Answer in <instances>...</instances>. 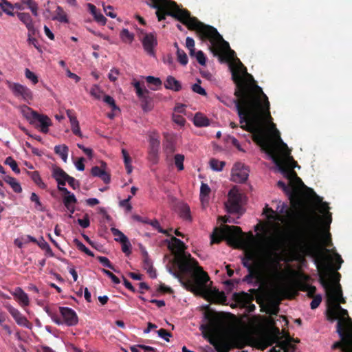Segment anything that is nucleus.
<instances>
[{
    "mask_svg": "<svg viewBox=\"0 0 352 352\" xmlns=\"http://www.w3.org/2000/svg\"><path fill=\"white\" fill-rule=\"evenodd\" d=\"M30 200L32 202L35 203V208L36 209L41 210V211L43 210V207L41 202L40 201L39 197L35 192H32L31 194Z\"/></svg>",
    "mask_w": 352,
    "mask_h": 352,
    "instance_id": "8fccbe9b",
    "label": "nucleus"
},
{
    "mask_svg": "<svg viewBox=\"0 0 352 352\" xmlns=\"http://www.w3.org/2000/svg\"><path fill=\"white\" fill-rule=\"evenodd\" d=\"M77 221L82 228H87L90 226L89 216L88 214H85L83 219H78Z\"/></svg>",
    "mask_w": 352,
    "mask_h": 352,
    "instance_id": "864d4df0",
    "label": "nucleus"
},
{
    "mask_svg": "<svg viewBox=\"0 0 352 352\" xmlns=\"http://www.w3.org/2000/svg\"><path fill=\"white\" fill-rule=\"evenodd\" d=\"M263 213L266 214L267 218L269 220H276L277 219V214L275 211L271 208L266 206L263 210Z\"/></svg>",
    "mask_w": 352,
    "mask_h": 352,
    "instance_id": "3c124183",
    "label": "nucleus"
},
{
    "mask_svg": "<svg viewBox=\"0 0 352 352\" xmlns=\"http://www.w3.org/2000/svg\"><path fill=\"white\" fill-rule=\"evenodd\" d=\"M158 336L162 338H164L166 341L169 342L168 337H170L172 335L170 332H168L165 329H160L157 331Z\"/></svg>",
    "mask_w": 352,
    "mask_h": 352,
    "instance_id": "69168bd1",
    "label": "nucleus"
},
{
    "mask_svg": "<svg viewBox=\"0 0 352 352\" xmlns=\"http://www.w3.org/2000/svg\"><path fill=\"white\" fill-rule=\"evenodd\" d=\"M66 182L74 190L79 188L80 187L79 182L73 177L69 176Z\"/></svg>",
    "mask_w": 352,
    "mask_h": 352,
    "instance_id": "0e129e2a",
    "label": "nucleus"
},
{
    "mask_svg": "<svg viewBox=\"0 0 352 352\" xmlns=\"http://www.w3.org/2000/svg\"><path fill=\"white\" fill-rule=\"evenodd\" d=\"M143 254H144V261H143V267L145 270L150 269L151 267H153V265H152V262L148 258V253L146 251H144L143 252Z\"/></svg>",
    "mask_w": 352,
    "mask_h": 352,
    "instance_id": "774afa93",
    "label": "nucleus"
},
{
    "mask_svg": "<svg viewBox=\"0 0 352 352\" xmlns=\"http://www.w3.org/2000/svg\"><path fill=\"white\" fill-rule=\"evenodd\" d=\"M102 272L109 278H110L113 283L119 284L120 283V279L109 270L102 269Z\"/></svg>",
    "mask_w": 352,
    "mask_h": 352,
    "instance_id": "680f3d73",
    "label": "nucleus"
},
{
    "mask_svg": "<svg viewBox=\"0 0 352 352\" xmlns=\"http://www.w3.org/2000/svg\"><path fill=\"white\" fill-rule=\"evenodd\" d=\"M111 232L112 234L116 237L115 241L118 242L124 241L126 239H127V236H125L120 230L116 228H111Z\"/></svg>",
    "mask_w": 352,
    "mask_h": 352,
    "instance_id": "4c0bfd02",
    "label": "nucleus"
},
{
    "mask_svg": "<svg viewBox=\"0 0 352 352\" xmlns=\"http://www.w3.org/2000/svg\"><path fill=\"white\" fill-rule=\"evenodd\" d=\"M160 135L152 131L148 135V158L153 164H157L159 160V150L160 146Z\"/></svg>",
    "mask_w": 352,
    "mask_h": 352,
    "instance_id": "9d476101",
    "label": "nucleus"
},
{
    "mask_svg": "<svg viewBox=\"0 0 352 352\" xmlns=\"http://www.w3.org/2000/svg\"><path fill=\"white\" fill-rule=\"evenodd\" d=\"M192 90L201 96H205L207 95L206 90L199 83L193 84L192 86Z\"/></svg>",
    "mask_w": 352,
    "mask_h": 352,
    "instance_id": "6e6d98bb",
    "label": "nucleus"
},
{
    "mask_svg": "<svg viewBox=\"0 0 352 352\" xmlns=\"http://www.w3.org/2000/svg\"><path fill=\"white\" fill-rule=\"evenodd\" d=\"M241 196L234 189L228 192V200L226 204L227 210L229 213H239L241 208Z\"/></svg>",
    "mask_w": 352,
    "mask_h": 352,
    "instance_id": "f8f14e48",
    "label": "nucleus"
},
{
    "mask_svg": "<svg viewBox=\"0 0 352 352\" xmlns=\"http://www.w3.org/2000/svg\"><path fill=\"white\" fill-rule=\"evenodd\" d=\"M157 42L156 37L151 33L146 34L143 38L142 45L144 49L147 52V54L151 56H154V47L157 45Z\"/></svg>",
    "mask_w": 352,
    "mask_h": 352,
    "instance_id": "6ab92c4d",
    "label": "nucleus"
},
{
    "mask_svg": "<svg viewBox=\"0 0 352 352\" xmlns=\"http://www.w3.org/2000/svg\"><path fill=\"white\" fill-rule=\"evenodd\" d=\"M103 101L106 104H107L111 108V109L113 111H116V110L120 111V109L116 105V101H115V100L113 99V97H111V96H110L109 95H105L104 96Z\"/></svg>",
    "mask_w": 352,
    "mask_h": 352,
    "instance_id": "37998d69",
    "label": "nucleus"
},
{
    "mask_svg": "<svg viewBox=\"0 0 352 352\" xmlns=\"http://www.w3.org/2000/svg\"><path fill=\"white\" fill-rule=\"evenodd\" d=\"M300 290L303 292H307V296L309 298L315 297V293L316 292V287L314 285H310L308 284H304L300 287Z\"/></svg>",
    "mask_w": 352,
    "mask_h": 352,
    "instance_id": "58836bf2",
    "label": "nucleus"
},
{
    "mask_svg": "<svg viewBox=\"0 0 352 352\" xmlns=\"http://www.w3.org/2000/svg\"><path fill=\"white\" fill-rule=\"evenodd\" d=\"M4 306L13 317L18 325L26 327L28 329L32 328V325L31 322H30L27 318L24 316L17 309L14 308L9 303L5 304Z\"/></svg>",
    "mask_w": 352,
    "mask_h": 352,
    "instance_id": "2eb2a0df",
    "label": "nucleus"
},
{
    "mask_svg": "<svg viewBox=\"0 0 352 352\" xmlns=\"http://www.w3.org/2000/svg\"><path fill=\"white\" fill-rule=\"evenodd\" d=\"M7 85L16 97H21L25 100L32 99V92L26 86L10 81L7 82Z\"/></svg>",
    "mask_w": 352,
    "mask_h": 352,
    "instance_id": "ddd939ff",
    "label": "nucleus"
},
{
    "mask_svg": "<svg viewBox=\"0 0 352 352\" xmlns=\"http://www.w3.org/2000/svg\"><path fill=\"white\" fill-rule=\"evenodd\" d=\"M32 124L39 127L42 133H47L49 131V127L52 125V121L48 116L37 113Z\"/></svg>",
    "mask_w": 352,
    "mask_h": 352,
    "instance_id": "a211bd4d",
    "label": "nucleus"
},
{
    "mask_svg": "<svg viewBox=\"0 0 352 352\" xmlns=\"http://www.w3.org/2000/svg\"><path fill=\"white\" fill-rule=\"evenodd\" d=\"M243 235L240 227L223 225L214 229L211 234V243H219L226 240L228 245L234 248L249 247L251 241L244 239Z\"/></svg>",
    "mask_w": 352,
    "mask_h": 352,
    "instance_id": "423d86ee",
    "label": "nucleus"
},
{
    "mask_svg": "<svg viewBox=\"0 0 352 352\" xmlns=\"http://www.w3.org/2000/svg\"><path fill=\"white\" fill-rule=\"evenodd\" d=\"M102 94V91L100 89L98 86L94 85L90 90V94L94 96L96 99H100L101 97V94Z\"/></svg>",
    "mask_w": 352,
    "mask_h": 352,
    "instance_id": "4d7b16f0",
    "label": "nucleus"
},
{
    "mask_svg": "<svg viewBox=\"0 0 352 352\" xmlns=\"http://www.w3.org/2000/svg\"><path fill=\"white\" fill-rule=\"evenodd\" d=\"M52 20L58 21L60 23H67L69 22L67 14L64 11L63 8L59 6H57L55 11V14L52 17Z\"/></svg>",
    "mask_w": 352,
    "mask_h": 352,
    "instance_id": "393cba45",
    "label": "nucleus"
},
{
    "mask_svg": "<svg viewBox=\"0 0 352 352\" xmlns=\"http://www.w3.org/2000/svg\"><path fill=\"white\" fill-rule=\"evenodd\" d=\"M23 4H25L31 10L32 14L35 16H38V4L34 0H21Z\"/></svg>",
    "mask_w": 352,
    "mask_h": 352,
    "instance_id": "72a5a7b5",
    "label": "nucleus"
},
{
    "mask_svg": "<svg viewBox=\"0 0 352 352\" xmlns=\"http://www.w3.org/2000/svg\"><path fill=\"white\" fill-rule=\"evenodd\" d=\"M135 89L136 94L141 101V107L144 111H151L152 109V98L150 96V91L144 85V82L134 81L132 82Z\"/></svg>",
    "mask_w": 352,
    "mask_h": 352,
    "instance_id": "1a4fd4ad",
    "label": "nucleus"
},
{
    "mask_svg": "<svg viewBox=\"0 0 352 352\" xmlns=\"http://www.w3.org/2000/svg\"><path fill=\"white\" fill-rule=\"evenodd\" d=\"M210 191V188L207 184L201 183L200 187V199L203 200L204 197H208Z\"/></svg>",
    "mask_w": 352,
    "mask_h": 352,
    "instance_id": "de8ad7c7",
    "label": "nucleus"
},
{
    "mask_svg": "<svg viewBox=\"0 0 352 352\" xmlns=\"http://www.w3.org/2000/svg\"><path fill=\"white\" fill-rule=\"evenodd\" d=\"M204 318L209 322L200 326V330L202 331L204 337L208 339L209 342L214 346L218 352H227L230 349L228 343L222 339L214 337L217 331V321L213 314L206 311Z\"/></svg>",
    "mask_w": 352,
    "mask_h": 352,
    "instance_id": "0eeeda50",
    "label": "nucleus"
},
{
    "mask_svg": "<svg viewBox=\"0 0 352 352\" xmlns=\"http://www.w3.org/2000/svg\"><path fill=\"white\" fill-rule=\"evenodd\" d=\"M193 123L196 126L205 127L210 125V120L201 113H195L193 118Z\"/></svg>",
    "mask_w": 352,
    "mask_h": 352,
    "instance_id": "b1692460",
    "label": "nucleus"
},
{
    "mask_svg": "<svg viewBox=\"0 0 352 352\" xmlns=\"http://www.w3.org/2000/svg\"><path fill=\"white\" fill-rule=\"evenodd\" d=\"M120 243L122 244V250L124 253H125L126 255H129L131 254V244L129 240V239H126L124 241H121Z\"/></svg>",
    "mask_w": 352,
    "mask_h": 352,
    "instance_id": "603ef678",
    "label": "nucleus"
},
{
    "mask_svg": "<svg viewBox=\"0 0 352 352\" xmlns=\"http://www.w3.org/2000/svg\"><path fill=\"white\" fill-rule=\"evenodd\" d=\"M33 182L41 189H45L47 185L43 182L38 171L28 172Z\"/></svg>",
    "mask_w": 352,
    "mask_h": 352,
    "instance_id": "c756f323",
    "label": "nucleus"
},
{
    "mask_svg": "<svg viewBox=\"0 0 352 352\" xmlns=\"http://www.w3.org/2000/svg\"><path fill=\"white\" fill-rule=\"evenodd\" d=\"M69 148L65 145H56L54 147V152L56 154L58 155L63 162H66L67 160Z\"/></svg>",
    "mask_w": 352,
    "mask_h": 352,
    "instance_id": "c85d7f7f",
    "label": "nucleus"
},
{
    "mask_svg": "<svg viewBox=\"0 0 352 352\" xmlns=\"http://www.w3.org/2000/svg\"><path fill=\"white\" fill-rule=\"evenodd\" d=\"M179 216L183 219L191 221H192V217L190 214V207L187 204H182L179 206Z\"/></svg>",
    "mask_w": 352,
    "mask_h": 352,
    "instance_id": "7c9ffc66",
    "label": "nucleus"
},
{
    "mask_svg": "<svg viewBox=\"0 0 352 352\" xmlns=\"http://www.w3.org/2000/svg\"><path fill=\"white\" fill-rule=\"evenodd\" d=\"M248 274L245 276L243 280L244 281H250L252 280L253 278L257 277L258 276V270L257 268L248 270Z\"/></svg>",
    "mask_w": 352,
    "mask_h": 352,
    "instance_id": "bf43d9fd",
    "label": "nucleus"
},
{
    "mask_svg": "<svg viewBox=\"0 0 352 352\" xmlns=\"http://www.w3.org/2000/svg\"><path fill=\"white\" fill-rule=\"evenodd\" d=\"M3 180L11 186L14 192L16 193H20L22 192V188L15 178L9 175H6L3 177Z\"/></svg>",
    "mask_w": 352,
    "mask_h": 352,
    "instance_id": "bb28decb",
    "label": "nucleus"
},
{
    "mask_svg": "<svg viewBox=\"0 0 352 352\" xmlns=\"http://www.w3.org/2000/svg\"><path fill=\"white\" fill-rule=\"evenodd\" d=\"M145 79L147 83L151 85L150 89L151 90H158L162 85V82L160 78L148 76L145 78Z\"/></svg>",
    "mask_w": 352,
    "mask_h": 352,
    "instance_id": "a878e982",
    "label": "nucleus"
},
{
    "mask_svg": "<svg viewBox=\"0 0 352 352\" xmlns=\"http://www.w3.org/2000/svg\"><path fill=\"white\" fill-rule=\"evenodd\" d=\"M177 56L178 61L182 65H186L188 63V56L184 50L178 49V50H177Z\"/></svg>",
    "mask_w": 352,
    "mask_h": 352,
    "instance_id": "a18cd8bd",
    "label": "nucleus"
},
{
    "mask_svg": "<svg viewBox=\"0 0 352 352\" xmlns=\"http://www.w3.org/2000/svg\"><path fill=\"white\" fill-rule=\"evenodd\" d=\"M74 243L76 245L78 249L80 250L81 252L85 253L89 256H94V254L93 252L89 250L80 241H79L78 239H74Z\"/></svg>",
    "mask_w": 352,
    "mask_h": 352,
    "instance_id": "e433bc0d",
    "label": "nucleus"
},
{
    "mask_svg": "<svg viewBox=\"0 0 352 352\" xmlns=\"http://www.w3.org/2000/svg\"><path fill=\"white\" fill-rule=\"evenodd\" d=\"M5 164L10 166L12 170L16 174L20 173V169L18 167L16 162L10 156L8 157L5 160Z\"/></svg>",
    "mask_w": 352,
    "mask_h": 352,
    "instance_id": "a19ab883",
    "label": "nucleus"
},
{
    "mask_svg": "<svg viewBox=\"0 0 352 352\" xmlns=\"http://www.w3.org/2000/svg\"><path fill=\"white\" fill-rule=\"evenodd\" d=\"M147 224H149L152 226L155 229H156L160 233L165 234L168 236H169V233L168 232V230H164L160 227V223L157 220L155 219L153 221H149Z\"/></svg>",
    "mask_w": 352,
    "mask_h": 352,
    "instance_id": "09e8293b",
    "label": "nucleus"
},
{
    "mask_svg": "<svg viewBox=\"0 0 352 352\" xmlns=\"http://www.w3.org/2000/svg\"><path fill=\"white\" fill-rule=\"evenodd\" d=\"M170 240L172 243L169 244L168 248L177 251L173 264L178 267L179 271L174 270L170 267L168 272L178 278L184 287H189L194 291L203 290L206 282L209 280L208 274L199 266L197 260L190 254L185 253L186 246L182 241L175 236H172Z\"/></svg>",
    "mask_w": 352,
    "mask_h": 352,
    "instance_id": "20e7f679",
    "label": "nucleus"
},
{
    "mask_svg": "<svg viewBox=\"0 0 352 352\" xmlns=\"http://www.w3.org/2000/svg\"><path fill=\"white\" fill-rule=\"evenodd\" d=\"M16 16L25 27L33 23L30 14L28 12H17Z\"/></svg>",
    "mask_w": 352,
    "mask_h": 352,
    "instance_id": "f704fd0d",
    "label": "nucleus"
},
{
    "mask_svg": "<svg viewBox=\"0 0 352 352\" xmlns=\"http://www.w3.org/2000/svg\"><path fill=\"white\" fill-rule=\"evenodd\" d=\"M25 77L30 80L34 85L36 84L38 82V77L36 76L34 73L31 72L29 69H25Z\"/></svg>",
    "mask_w": 352,
    "mask_h": 352,
    "instance_id": "5fc2aeb1",
    "label": "nucleus"
},
{
    "mask_svg": "<svg viewBox=\"0 0 352 352\" xmlns=\"http://www.w3.org/2000/svg\"><path fill=\"white\" fill-rule=\"evenodd\" d=\"M173 120L174 122L181 126H184L186 123V119L180 115L173 114Z\"/></svg>",
    "mask_w": 352,
    "mask_h": 352,
    "instance_id": "338daca9",
    "label": "nucleus"
},
{
    "mask_svg": "<svg viewBox=\"0 0 352 352\" xmlns=\"http://www.w3.org/2000/svg\"><path fill=\"white\" fill-rule=\"evenodd\" d=\"M97 259L98 261L104 267H108L114 272H117L116 270L115 269L113 265L111 263V261L109 260L107 257L98 256L97 257Z\"/></svg>",
    "mask_w": 352,
    "mask_h": 352,
    "instance_id": "c03bdc74",
    "label": "nucleus"
},
{
    "mask_svg": "<svg viewBox=\"0 0 352 352\" xmlns=\"http://www.w3.org/2000/svg\"><path fill=\"white\" fill-rule=\"evenodd\" d=\"M59 191L65 194L63 197V204L65 206L68 205H74L77 202V199L73 193H71L66 188L59 186Z\"/></svg>",
    "mask_w": 352,
    "mask_h": 352,
    "instance_id": "5701e85b",
    "label": "nucleus"
},
{
    "mask_svg": "<svg viewBox=\"0 0 352 352\" xmlns=\"http://www.w3.org/2000/svg\"><path fill=\"white\" fill-rule=\"evenodd\" d=\"M226 165V162L223 161H219L215 158H212L210 160V168L215 171H221Z\"/></svg>",
    "mask_w": 352,
    "mask_h": 352,
    "instance_id": "c9c22d12",
    "label": "nucleus"
},
{
    "mask_svg": "<svg viewBox=\"0 0 352 352\" xmlns=\"http://www.w3.org/2000/svg\"><path fill=\"white\" fill-rule=\"evenodd\" d=\"M210 280H207L205 283L204 287L201 291H194L190 289L189 287H184L188 290L196 294H208L210 296L213 298L214 301L217 303H223L226 300V297L223 292H221L218 290L211 291L210 289L207 287V283Z\"/></svg>",
    "mask_w": 352,
    "mask_h": 352,
    "instance_id": "dca6fc26",
    "label": "nucleus"
},
{
    "mask_svg": "<svg viewBox=\"0 0 352 352\" xmlns=\"http://www.w3.org/2000/svg\"><path fill=\"white\" fill-rule=\"evenodd\" d=\"M164 87L166 89L174 91H179L182 88L181 82L172 76H168L166 78Z\"/></svg>",
    "mask_w": 352,
    "mask_h": 352,
    "instance_id": "4be33fe9",
    "label": "nucleus"
},
{
    "mask_svg": "<svg viewBox=\"0 0 352 352\" xmlns=\"http://www.w3.org/2000/svg\"><path fill=\"white\" fill-rule=\"evenodd\" d=\"M196 58H197V62L201 65H206V57L204 54V53L199 50L198 51L197 53H196Z\"/></svg>",
    "mask_w": 352,
    "mask_h": 352,
    "instance_id": "e2e57ef3",
    "label": "nucleus"
},
{
    "mask_svg": "<svg viewBox=\"0 0 352 352\" xmlns=\"http://www.w3.org/2000/svg\"><path fill=\"white\" fill-rule=\"evenodd\" d=\"M349 325L351 331H346L342 328V321H338L336 332L338 333L340 340L335 342L332 349H340L342 352H352V322Z\"/></svg>",
    "mask_w": 352,
    "mask_h": 352,
    "instance_id": "6e6552de",
    "label": "nucleus"
},
{
    "mask_svg": "<svg viewBox=\"0 0 352 352\" xmlns=\"http://www.w3.org/2000/svg\"><path fill=\"white\" fill-rule=\"evenodd\" d=\"M60 313L63 317V324L67 326H75L78 322L76 313L71 308L60 307Z\"/></svg>",
    "mask_w": 352,
    "mask_h": 352,
    "instance_id": "f3484780",
    "label": "nucleus"
},
{
    "mask_svg": "<svg viewBox=\"0 0 352 352\" xmlns=\"http://www.w3.org/2000/svg\"><path fill=\"white\" fill-rule=\"evenodd\" d=\"M320 217L314 216L309 219L308 226L304 229L298 237L288 239L289 246L295 256V260H304L305 256L311 257L317 267L319 274V282L326 290L327 297L328 292L333 288H336L340 284L341 274L336 272L340 270L343 263L341 256L334 254L336 263H329L331 259L327 254L329 250L325 246L332 245L329 232L322 236V245L319 242L320 228L318 226Z\"/></svg>",
    "mask_w": 352,
    "mask_h": 352,
    "instance_id": "f03ea898",
    "label": "nucleus"
},
{
    "mask_svg": "<svg viewBox=\"0 0 352 352\" xmlns=\"http://www.w3.org/2000/svg\"><path fill=\"white\" fill-rule=\"evenodd\" d=\"M52 177L57 182L58 189L59 190V186L64 187L69 175L61 168L54 166L52 168Z\"/></svg>",
    "mask_w": 352,
    "mask_h": 352,
    "instance_id": "412c9836",
    "label": "nucleus"
},
{
    "mask_svg": "<svg viewBox=\"0 0 352 352\" xmlns=\"http://www.w3.org/2000/svg\"><path fill=\"white\" fill-rule=\"evenodd\" d=\"M328 308L327 309V318L331 322L336 320L342 321V328L346 331H351L349 325L352 320L349 316L346 309H343L340 306V303H345V298L343 297L342 290L340 285L336 288H333L331 291L328 292Z\"/></svg>",
    "mask_w": 352,
    "mask_h": 352,
    "instance_id": "39448f33",
    "label": "nucleus"
},
{
    "mask_svg": "<svg viewBox=\"0 0 352 352\" xmlns=\"http://www.w3.org/2000/svg\"><path fill=\"white\" fill-rule=\"evenodd\" d=\"M312 298H313V300H312V301L310 303V307H311V309H315L321 303V302H322V296H321V295L318 294V295H316L315 297H314Z\"/></svg>",
    "mask_w": 352,
    "mask_h": 352,
    "instance_id": "13d9d810",
    "label": "nucleus"
},
{
    "mask_svg": "<svg viewBox=\"0 0 352 352\" xmlns=\"http://www.w3.org/2000/svg\"><path fill=\"white\" fill-rule=\"evenodd\" d=\"M236 67L230 66L232 80L236 85L235 107L239 117L241 128L252 134V140L267 153L283 176L289 180V185L278 181L277 186L289 196L292 208L296 213L303 217L305 223L298 231L289 232L284 241L289 245V237H298L308 226L309 219L320 217L318 226L323 220L327 229L332 221L331 213L327 202H322L314 190L306 186L294 168H300L290 155V150L283 142L275 124L271 122L270 128L266 122H272L270 102L261 87L256 85L253 76L248 73L247 68L239 60Z\"/></svg>",
    "mask_w": 352,
    "mask_h": 352,
    "instance_id": "f257e3e1",
    "label": "nucleus"
},
{
    "mask_svg": "<svg viewBox=\"0 0 352 352\" xmlns=\"http://www.w3.org/2000/svg\"><path fill=\"white\" fill-rule=\"evenodd\" d=\"M107 164L105 162H101V166H94L91 170V173L94 177H100L105 184H109L111 182L110 174L105 171Z\"/></svg>",
    "mask_w": 352,
    "mask_h": 352,
    "instance_id": "aec40b11",
    "label": "nucleus"
},
{
    "mask_svg": "<svg viewBox=\"0 0 352 352\" xmlns=\"http://www.w3.org/2000/svg\"><path fill=\"white\" fill-rule=\"evenodd\" d=\"M148 4L157 9L156 14L158 21L164 20L166 15H169L176 19L188 30H195L202 41L208 40L213 45L212 52L214 55H219L221 60L223 56L219 54V50L228 52L230 58L235 52L230 49L229 43L226 41L217 30L213 26L204 24L199 21L196 17L191 16L188 10L181 9L178 5L172 0H149Z\"/></svg>",
    "mask_w": 352,
    "mask_h": 352,
    "instance_id": "7ed1b4c3",
    "label": "nucleus"
},
{
    "mask_svg": "<svg viewBox=\"0 0 352 352\" xmlns=\"http://www.w3.org/2000/svg\"><path fill=\"white\" fill-rule=\"evenodd\" d=\"M22 113L24 117L29 121L30 124H33L34 120L37 115V112L32 111L30 108L28 107H24L22 109Z\"/></svg>",
    "mask_w": 352,
    "mask_h": 352,
    "instance_id": "2f4dec72",
    "label": "nucleus"
},
{
    "mask_svg": "<svg viewBox=\"0 0 352 352\" xmlns=\"http://www.w3.org/2000/svg\"><path fill=\"white\" fill-rule=\"evenodd\" d=\"M47 315L52 318L53 322H54L56 324L60 325L63 324V321L58 316V315L54 311H52L50 308L45 307V309Z\"/></svg>",
    "mask_w": 352,
    "mask_h": 352,
    "instance_id": "ea45409f",
    "label": "nucleus"
},
{
    "mask_svg": "<svg viewBox=\"0 0 352 352\" xmlns=\"http://www.w3.org/2000/svg\"><path fill=\"white\" fill-rule=\"evenodd\" d=\"M175 164L179 170H184V155L182 154H176L174 157Z\"/></svg>",
    "mask_w": 352,
    "mask_h": 352,
    "instance_id": "49530a36",
    "label": "nucleus"
},
{
    "mask_svg": "<svg viewBox=\"0 0 352 352\" xmlns=\"http://www.w3.org/2000/svg\"><path fill=\"white\" fill-rule=\"evenodd\" d=\"M249 175V170L246 166L241 162L234 164L232 169V180L236 183L245 182Z\"/></svg>",
    "mask_w": 352,
    "mask_h": 352,
    "instance_id": "9b49d317",
    "label": "nucleus"
},
{
    "mask_svg": "<svg viewBox=\"0 0 352 352\" xmlns=\"http://www.w3.org/2000/svg\"><path fill=\"white\" fill-rule=\"evenodd\" d=\"M131 198L132 197L131 195H129L126 199L122 200L120 202V206L122 207H124L127 212H130L132 210V206L129 203Z\"/></svg>",
    "mask_w": 352,
    "mask_h": 352,
    "instance_id": "052dcab7",
    "label": "nucleus"
},
{
    "mask_svg": "<svg viewBox=\"0 0 352 352\" xmlns=\"http://www.w3.org/2000/svg\"><path fill=\"white\" fill-rule=\"evenodd\" d=\"M233 300L245 307L249 313L253 312L256 309V306L252 301L251 296L247 293H234L233 294Z\"/></svg>",
    "mask_w": 352,
    "mask_h": 352,
    "instance_id": "4468645a",
    "label": "nucleus"
},
{
    "mask_svg": "<svg viewBox=\"0 0 352 352\" xmlns=\"http://www.w3.org/2000/svg\"><path fill=\"white\" fill-rule=\"evenodd\" d=\"M120 37L125 43H131L134 38V36L127 29H123L120 32Z\"/></svg>",
    "mask_w": 352,
    "mask_h": 352,
    "instance_id": "79ce46f5",
    "label": "nucleus"
},
{
    "mask_svg": "<svg viewBox=\"0 0 352 352\" xmlns=\"http://www.w3.org/2000/svg\"><path fill=\"white\" fill-rule=\"evenodd\" d=\"M37 245L40 248L45 250L47 255H49L50 256H54V253L50 246L45 241L43 236H41L40 239H38Z\"/></svg>",
    "mask_w": 352,
    "mask_h": 352,
    "instance_id": "473e14b6",
    "label": "nucleus"
},
{
    "mask_svg": "<svg viewBox=\"0 0 352 352\" xmlns=\"http://www.w3.org/2000/svg\"><path fill=\"white\" fill-rule=\"evenodd\" d=\"M14 296L19 299L23 306H28L29 305L28 296L21 288L17 287L15 289Z\"/></svg>",
    "mask_w": 352,
    "mask_h": 352,
    "instance_id": "cd10ccee",
    "label": "nucleus"
}]
</instances>
